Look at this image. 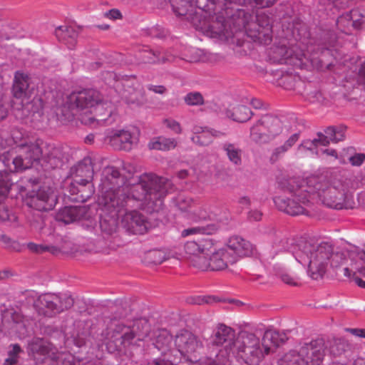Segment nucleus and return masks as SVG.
I'll use <instances>...</instances> for the list:
<instances>
[{
  "mask_svg": "<svg viewBox=\"0 0 365 365\" xmlns=\"http://www.w3.org/2000/svg\"><path fill=\"white\" fill-rule=\"evenodd\" d=\"M163 124L176 134L182 133V128L179 122L174 119L168 118L163 120Z\"/></svg>",
  "mask_w": 365,
  "mask_h": 365,
  "instance_id": "a18cd8bd",
  "label": "nucleus"
},
{
  "mask_svg": "<svg viewBox=\"0 0 365 365\" xmlns=\"http://www.w3.org/2000/svg\"><path fill=\"white\" fill-rule=\"evenodd\" d=\"M247 0H218V4H222V8L226 14L225 20L229 21L228 29L233 31L235 34L245 29L247 35L254 41L262 44H268L272 41V25L269 16L264 14H257L255 17L257 22L254 21V16L250 12L244 9H237L236 12L230 19L229 10H232V4H243ZM250 4L264 8L274 4L276 0H247Z\"/></svg>",
  "mask_w": 365,
  "mask_h": 365,
  "instance_id": "7ed1b4c3",
  "label": "nucleus"
},
{
  "mask_svg": "<svg viewBox=\"0 0 365 365\" xmlns=\"http://www.w3.org/2000/svg\"><path fill=\"white\" fill-rule=\"evenodd\" d=\"M148 89L158 94H164L167 92V88L162 85H148Z\"/></svg>",
  "mask_w": 365,
  "mask_h": 365,
  "instance_id": "3c124183",
  "label": "nucleus"
},
{
  "mask_svg": "<svg viewBox=\"0 0 365 365\" xmlns=\"http://www.w3.org/2000/svg\"><path fill=\"white\" fill-rule=\"evenodd\" d=\"M262 214L258 210H251L248 213V219L250 221H259L262 219Z\"/></svg>",
  "mask_w": 365,
  "mask_h": 365,
  "instance_id": "603ef678",
  "label": "nucleus"
},
{
  "mask_svg": "<svg viewBox=\"0 0 365 365\" xmlns=\"http://www.w3.org/2000/svg\"><path fill=\"white\" fill-rule=\"evenodd\" d=\"M138 184L142 190L138 207L146 213L158 212L163 207V199L167 195L169 182L153 174L145 173L140 175Z\"/></svg>",
  "mask_w": 365,
  "mask_h": 365,
  "instance_id": "0eeeda50",
  "label": "nucleus"
},
{
  "mask_svg": "<svg viewBox=\"0 0 365 365\" xmlns=\"http://www.w3.org/2000/svg\"><path fill=\"white\" fill-rule=\"evenodd\" d=\"M151 326L147 317L138 318V341L145 340L149 337Z\"/></svg>",
  "mask_w": 365,
  "mask_h": 365,
  "instance_id": "f704fd0d",
  "label": "nucleus"
},
{
  "mask_svg": "<svg viewBox=\"0 0 365 365\" xmlns=\"http://www.w3.org/2000/svg\"><path fill=\"white\" fill-rule=\"evenodd\" d=\"M178 206L180 210L187 212L188 217L190 211L195 207V203L191 198L180 197L178 201Z\"/></svg>",
  "mask_w": 365,
  "mask_h": 365,
  "instance_id": "58836bf2",
  "label": "nucleus"
},
{
  "mask_svg": "<svg viewBox=\"0 0 365 365\" xmlns=\"http://www.w3.org/2000/svg\"><path fill=\"white\" fill-rule=\"evenodd\" d=\"M282 188L284 195L274 198L277 209L292 216L307 214V208L312 199L307 184L298 185L295 180H289L282 184Z\"/></svg>",
  "mask_w": 365,
  "mask_h": 365,
  "instance_id": "423d86ee",
  "label": "nucleus"
},
{
  "mask_svg": "<svg viewBox=\"0 0 365 365\" xmlns=\"http://www.w3.org/2000/svg\"><path fill=\"white\" fill-rule=\"evenodd\" d=\"M225 114L235 121L245 123L251 118L253 113L245 105L236 103L230 105Z\"/></svg>",
  "mask_w": 365,
  "mask_h": 365,
  "instance_id": "aec40b11",
  "label": "nucleus"
},
{
  "mask_svg": "<svg viewBox=\"0 0 365 365\" xmlns=\"http://www.w3.org/2000/svg\"><path fill=\"white\" fill-rule=\"evenodd\" d=\"M184 249L192 265L202 270H222L235 263V257L230 256L226 247L217 249L210 239L188 241Z\"/></svg>",
  "mask_w": 365,
  "mask_h": 365,
  "instance_id": "39448f33",
  "label": "nucleus"
},
{
  "mask_svg": "<svg viewBox=\"0 0 365 365\" xmlns=\"http://www.w3.org/2000/svg\"><path fill=\"white\" fill-rule=\"evenodd\" d=\"M345 255L343 260V272L346 277H350L359 274L365 277V245L361 250L343 251Z\"/></svg>",
  "mask_w": 365,
  "mask_h": 365,
  "instance_id": "4468645a",
  "label": "nucleus"
},
{
  "mask_svg": "<svg viewBox=\"0 0 365 365\" xmlns=\"http://www.w3.org/2000/svg\"><path fill=\"white\" fill-rule=\"evenodd\" d=\"M36 199L39 201L36 205L38 210H51L56 203V195L51 188L41 189L36 195Z\"/></svg>",
  "mask_w": 365,
  "mask_h": 365,
  "instance_id": "4be33fe9",
  "label": "nucleus"
},
{
  "mask_svg": "<svg viewBox=\"0 0 365 365\" xmlns=\"http://www.w3.org/2000/svg\"><path fill=\"white\" fill-rule=\"evenodd\" d=\"M175 344L178 351L187 361H197V354L202 349V341L188 331H182L176 335Z\"/></svg>",
  "mask_w": 365,
  "mask_h": 365,
  "instance_id": "f8f14e48",
  "label": "nucleus"
},
{
  "mask_svg": "<svg viewBox=\"0 0 365 365\" xmlns=\"http://www.w3.org/2000/svg\"><path fill=\"white\" fill-rule=\"evenodd\" d=\"M138 58L143 63H164L168 61L164 56H160L159 51H155L148 46H143L142 48H138Z\"/></svg>",
  "mask_w": 365,
  "mask_h": 365,
  "instance_id": "b1692460",
  "label": "nucleus"
},
{
  "mask_svg": "<svg viewBox=\"0 0 365 365\" xmlns=\"http://www.w3.org/2000/svg\"><path fill=\"white\" fill-rule=\"evenodd\" d=\"M21 352V347L14 344L11 346V349L9 351L8 357L5 361L6 365H14L18 361V356Z\"/></svg>",
  "mask_w": 365,
  "mask_h": 365,
  "instance_id": "4c0bfd02",
  "label": "nucleus"
},
{
  "mask_svg": "<svg viewBox=\"0 0 365 365\" xmlns=\"http://www.w3.org/2000/svg\"><path fill=\"white\" fill-rule=\"evenodd\" d=\"M138 234L143 235L153 227V224L141 214H138Z\"/></svg>",
  "mask_w": 365,
  "mask_h": 365,
  "instance_id": "37998d69",
  "label": "nucleus"
},
{
  "mask_svg": "<svg viewBox=\"0 0 365 365\" xmlns=\"http://www.w3.org/2000/svg\"><path fill=\"white\" fill-rule=\"evenodd\" d=\"M330 143L329 140L327 138V135L324 133H319L317 134V138H314L312 141V144L314 146L323 145L326 146Z\"/></svg>",
  "mask_w": 365,
  "mask_h": 365,
  "instance_id": "49530a36",
  "label": "nucleus"
},
{
  "mask_svg": "<svg viewBox=\"0 0 365 365\" xmlns=\"http://www.w3.org/2000/svg\"><path fill=\"white\" fill-rule=\"evenodd\" d=\"M336 24L339 29L345 32H346V29L349 26L358 29L363 26L361 9H353L349 13L340 16L337 19Z\"/></svg>",
  "mask_w": 365,
  "mask_h": 365,
  "instance_id": "6ab92c4d",
  "label": "nucleus"
},
{
  "mask_svg": "<svg viewBox=\"0 0 365 365\" xmlns=\"http://www.w3.org/2000/svg\"><path fill=\"white\" fill-rule=\"evenodd\" d=\"M282 339L274 330L264 331L262 341L255 334L242 331L236 336L233 329L223 324L214 330L212 343L222 346V356L235 357L249 365H258L265 355L273 353Z\"/></svg>",
  "mask_w": 365,
  "mask_h": 365,
  "instance_id": "f257e3e1",
  "label": "nucleus"
},
{
  "mask_svg": "<svg viewBox=\"0 0 365 365\" xmlns=\"http://www.w3.org/2000/svg\"><path fill=\"white\" fill-rule=\"evenodd\" d=\"M194 133L191 140L200 146H207L212 142L214 137L223 135L222 133L215 130L205 129L200 132L198 128H194Z\"/></svg>",
  "mask_w": 365,
  "mask_h": 365,
  "instance_id": "5701e85b",
  "label": "nucleus"
},
{
  "mask_svg": "<svg viewBox=\"0 0 365 365\" xmlns=\"http://www.w3.org/2000/svg\"><path fill=\"white\" fill-rule=\"evenodd\" d=\"M307 184L309 193L312 198V196L317 194L327 207L336 210L343 208L345 188L341 180H337L329 183L326 180L313 177L308 179Z\"/></svg>",
  "mask_w": 365,
  "mask_h": 365,
  "instance_id": "6e6552de",
  "label": "nucleus"
},
{
  "mask_svg": "<svg viewBox=\"0 0 365 365\" xmlns=\"http://www.w3.org/2000/svg\"><path fill=\"white\" fill-rule=\"evenodd\" d=\"M222 148L231 163L241 164L242 150L237 144L225 142L222 145Z\"/></svg>",
  "mask_w": 365,
  "mask_h": 365,
  "instance_id": "cd10ccee",
  "label": "nucleus"
},
{
  "mask_svg": "<svg viewBox=\"0 0 365 365\" xmlns=\"http://www.w3.org/2000/svg\"><path fill=\"white\" fill-rule=\"evenodd\" d=\"M346 331L354 336L365 338V329H346Z\"/></svg>",
  "mask_w": 365,
  "mask_h": 365,
  "instance_id": "13d9d810",
  "label": "nucleus"
},
{
  "mask_svg": "<svg viewBox=\"0 0 365 365\" xmlns=\"http://www.w3.org/2000/svg\"><path fill=\"white\" fill-rule=\"evenodd\" d=\"M336 9H344L349 5V0H328Z\"/></svg>",
  "mask_w": 365,
  "mask_h": 365,
  "instance_id": "8fccbe9b",
  "label": "nucleus"
},
{
  "mask_svg": "<svg viewBox=\"0 0 365 365\" xmlns=\"http://www.w3.org/2000/svg\"><path fill=\"white\" fill-rule=\"evenodd\" d=\"M59 302V299L57 296L51 295V294H46L41 296L35 307L38 310L39 314H42L47 316H52L60 311L63 310L64 308H68V306L66 305L64 307L61 306L58 307L57 303Z\"/></svg>",
  "mask_w": 365,
  "mask_h": 365,
  "instance_id": "a211bd4d",
  "label": "nucleus"
},
{
  "mask_svg": "<svg viewBox=\"0 0 365 365\" xmlns=\"http://www.w3.org/2000/svg\"><path fill=\"white\" fill-rule=\"evenodd\" d=\"M26 149L28 153V156L24 159L21 157H17L13 160V163L16 170L29 168L31 165V160L38 159L41 154V150L38 145H30Z\"/></svg>",
  "mask_w": 365,
  "mask_h": 365,
  "instance_id": "412c9836",
  "label": "nucleus"
},
{
  "mask_svg": "<svg viewBox=\"0 0 365 365\" xmlns=\"http://www.w3.org/2000/svg\"><path fill=\"white\" fill-rule=\"evenodd\" d=\"M282 280L285 282L286 284H290V285H297V282H296L295 279L292 277L289 274L284 273L281 275Z\"/></svg>",
  "mask_w": 365,
  "mask_h": 365,
  "instance_id": "6e6d98bb",
  "label": "nucleus"
},
{
  "mask_svg": "<svg viewBox=\"0 0 365 365\" xmlns=\"http://www.w3.org/2000/svg\"><path fill=\"white\" fill-rule=\"evenodd\" d=\"M28 247L34 251V252H43V250H47L46 247H44L41 245H36V244H34V243H30L28 245Z\"/></svg>",
  "mask_w": 365,
  "mask_h": 365,
  "instance_id": "052dcab7",
  "label": "nucleus"
},
{
  "mask_svg": "<svg viewBox=\"0 0 365 365\" xmlns=\"http://www.w3.org/2000/svg\"><path fill=\"white\" fill-rule=\"evenodd\" d=\"M289 150V148L284 144L274 149L273 155L278 157L279 155L284 153Z\"/></svg>",
  "mask_w": 365,
  "mask_h": 365,
  "instance_id": "680f3d73",
  "label": "nucleus"
},
{
  "mask_svg": "<svg viewBox=\"0 0 365 365\" xmlns=\"http://www.w3.org/2000/svg\"><path fill=\"white\" fill-rule=\"evenodd\" d=\"M289 252L299 263L307 267V274L313 279L322 278L329 267L340 269L345 257L341 252H334L333 247L327 242L312 244L301 240L292 244Z\"/></svg>",
  "mask_w": 365,
  "mask_h": 365,
  "instance_id": "20e7f679",
  "label": "nucleus"
},
{
  "mask_svg": "<svg viewBox=\"0 0 365 365\" xmlns=\"http://www.w3.org/2000/svg\"><path fill=\"white\" fill-rule=\"evenodd\" d=\"M148 365H173V363L170 360L159 359L154 360L152 363H150Z\"/></svg>",
  "mask_w": 365,
  "mask_h": 365,
  "instance_id": "e2e57ef3",
  "label": "nucleus"
},
{
  "mask_svg": "<svg viewBox=\"0 0 365 365\" xmlns=\"http://www.w3.org/2000/svg\"><path fill=\"white\" fill-rule=\"evenodd\" d=\"M123 223L125 227H126L128 230L134 232V229L137 225V218L136 213L135 211H131L130 212L126 213L123 219Z\"/></svg>",
  "mask_w": 365,
  "mask_h": 365,
  "instance_id": "a19ab883",
  "label": "nucleus"
},
{
  "mask_svg": "<svg viewBox=\"0 0 365 365\" xmlns=\"http://www.w3.org/2000/svg\"><path fill=\"white\" fill-rule=\"evenodd\" d=\"M238 202L242 205L247 206L250 205V199L247 196H243L239 199Z\"/></svg>",
  "mask_w": 365,
  "mask_h": 365,
  "instance_id": "338daca9",
  "label": "nucleus"
},
{
  "mask_svg": "<svg viewBox=\"0 0 365 365\" xmlns=\"http://www.w3.org/2000/svg\"><path fill=\"white\" fill-rule=\"evenodd\" d=\"M299 134L294 133L284 143L289 149L292 148L298 140Z\"/></svg>",
  "mask_w": 365,
  "mask_h": 365,
  "instance_id": "4d7b16f0",
  "label": "nucleus"
},
{
  "mask_svg": "<svg viewBox=\"0 0 365 365\" xmlns=\"http://www.w3.org/2000/svg\"><path fill=\"white\" fill-rule=\"evenodd\" d=\"M155 335L156 338L153 342V344L156 349L165 354L171 344L172 336L166 330L158 331Z\"/></svg>",
  "mask_w": 365,
  "mask_h": 365,
  "instance_id": "c756f323",
  "label": "nucleus"
},
{
  "mask_svg": "<svg viewBox=\"0 0 365 365\" xmlns=\"http://www.w3.org/2000/svg\"><path fill=\"white\" fill-rule=\"evenodd\" d=\"M85 208L78 207H66L59 213L58 220L68 224L84 217Z\"/></svg>",
  "mask_w": 365,
  "mask_h": 365,
  "instance_id": "a878e982",
  "label": "nucleus"
},
{
  "mask_svg": "<svg viewBox=\"0 0 365 365\" xmlns=\"http://www.w3.org/2000/svg\"><path fill=\"white\" fill-rule=\"evenodd\" d=\"M110 143L118 149L129 150L131 145V135L128 131H119L111 137Z\"/></svg>",
  "mask_w": 365,
  "mask_h": 365,
  "instance_id": "c85d7f7f",
  "label": "nucleus"
},
{
  "mask_svg": "<svg viewBox=\"0 0 365 365\" xmlns=\"http://www.w3.org/2000/svg\"><path fill=\"white\" fill-rule=\"evenodd\" d=\"M247 102H249L250 104H251L252 106V107L255 109H260L262 106V103L259 99L252 98L250 100V99L247 98L245 103H247Z\"/></svg>",
  "mask_w": 365,
  "mask_h": 365,
  "instance_id": "bf43d9fd",
  "label": "nucleus"
},
{
  "mask_svg": "<svg viewBox=\"0 0 365 365\" xmlns=\"http://www.w3.org/2000/svg\"><path fill=\"white\" fill-rule=\"evenodd\" d=\"M346 344L341 340H336L331 345L329 352L334 356H340L342 354L346 348Z\"/></svg>",
  "mask_w": 365,
  "mask_h": 365,
  "instance_id": "ea45409f",
  "label": "nucleus"
},
{
  "mask_svg": "<svg viewBox=\"0 0 365 365\" xmlns=\"http://www.w3.org/2000/svg\"><path fill=\"white\" fill-rule=\"evenodd\" d=\"M178 145L175 138L159 136L152 138L148 144L150 150L168 151L174 149Z\"/></svg>",
  "mask_w": 365,
  "mask_h": 365,
  "instance_id": "393cba45",
  "label": "nucleus"
},
{
  "mask_svg": "<svg viewBox=\"0 0 365 365\" xmlns=\"http://www.w3.org/2000/svg\"><path fill=\"white\" fill-rule=\"evenodd\" d=\"M324 134L327 135V138L329 140L330 142L334 143V138L336 135V128L335 127H329L324 130Z\"/></svg>",
  "mask_w": 365,
  "mask_h": 365,
  "instance_id": "5fc2aeb1",
  "label": "nucleus"
},
{
  "mask_svg": "<svg viewBox=\"0 0 365 365\" xmlns=\"http://www.w3.org/2000/svg\"><path fill=\"white\" fill-rule=\"evenodd\" d=\"M345 127L339 126L336 128V135L334 138V143L343 140L344 139Z\"/></svg>",
  "mask_w": 365,
  "mask_h": 365,
  "instance_id": "864d4df0",
  "label": "nucleus"
},
{
  "mask_svg": "<svg viewBox=\"0 0 365 365\" xmlns=\"http://www.w3.org/2000/svg\"><path fill=\"white\" fill-rule=\"evenodd\" d=\"M104 16L113 21L121 19L123 18L121 12L116 9H113L105 12Z\"/></svg>",
  "mask_w": 365,
  "mask_h": 365,
  "instance_id": "de8ad7c7",
  "label": "nucleus"
},
{
  "mask_svg": "<svg viewBox=\"0 0 365 365\" xmlns=\"http://www.w3.org/2000/svg\"><path fill=\"white\" fill-rule=\"evenodd\" d=\"M165 259L166 255L163 250H153L145 253L143 262L148 264H159Z\"/></svg>",
  "mask_w": 365,
  "mask_h": 365,
  "instance_id": "473e14b6",
  "label": "nucleus"
},
{
  "mask_svg": "<svg viewBox=\"0 0 365 365\" xmlns=\"http://www.w3.org/2000/svg\"><path fill=\"white\" fill-rule=\"evenodd\" d=\"M300 350L303 364L322 365L327 353V346L324 339H317L305 343Z\"/></svg>",
  "mask_w": 365,
  "mask_h": 365,
  "instance_id": "ddd939ff",
  "label": "nucleus"
},
{
  "mask_svg": "<svg viewBox=\"0 0 365 365\" xmlns=\"http://www.w3.org/2000/svg\"><path fill=\"white\" fill-rule=\"evenodd\" d=\"M174 13L184 16L197 29L205 30L211 37L228 41L233 31L227 29L229 21L223 14L218 0H170Z\"/></svg>",
  "mask_w": 365,
  "mask_h": 365,
  "instance_id": "f03ea898",
  "label": "nucleus"
},
{
  "mask_svg": "<svg viewBox=\"0 0 365 365\" xmlns=\"http://www.w3.org/2000/svg\"><path fill=\"white\" fill-rule=\"evenodd\" d=\"M28 352L37 361L51 365H76L74 356L70 354L61 353L58 356L49 344L41 339L32 340L28 346Z\"/></svg>",
  "mask_w": 365,
  "mask_h": 365,
  "instance_id": "1a4fd4ad",
  "label": "nucleus"
},
{
  "mask_svg": "<svg viewBox=\"0 0 365 365\" xmlns=\"http://www.w3.org/2000/svg\"><path fill=\"white\" fill-rule=\"evenodd\" d=\"M188 218L195 222H201L207 220L209 218V215L205 210L195 206L190 211Z\"/></svg>",
  "mask_w": 365,
  "mask_h": 365,
  "instance_id": "e433bc0d",
  "label": "nucleus"
},
{
  "mask_svg": "<svg viewBox=\"0 0 365 365\" xmlns=\"http://www.w3.org/2000/svg\"><path fill=\"white\" fill-rule=\"evenodd\" d=\"M354 281L359 287L365 289V281L362 280L361 278L357 277H354Z\"/></svg>",
  "mask_w": 365,
  "mask_h": 365,
  "instance_id": "774afa93",
  "label": "nucleus"
},
{
  "mask_svg": "<svg viewBox=\"0 0 365 365\" xmlns=\"http://www.w3.org/2000/svg\"><path fill=\"white\" fill-rule=\"evenodd\" d=\"M27 319H24L14 309H8L2 314V324L0 325V332L4 330L9 334L22 337L27 331Z\"/></svg>",
  "mask_w": 365,
  "mask_h": 365,
  "instance_id": "2eb2a0df",
  "label": "nucleus"
},
{
  "mask_svg": "<svg viewBox=\"0 0 365 365\" xmlns=\"http://www.w3.org/2000/svg\"><path fill=\"white\" fill-rule=\"evenodd\" d=\"M11 187L9 178L7 173H0V195H6Z\"/></svg>",
  "mask_w": 365,
  "mask_h": 365,
  "instance_id": "c03bdc74",
  "label": "nucleus"
},
{
  "mask_svg": "<svg viewBox=\"0 0 365 365\" xmlns=\"http://www.w3.org/2000/svg\"><path fill=\"white\" fill-rule=\"evenodd\" d=\"M14 95L16 98L22 99V102L26 105V109L29 110V105L27 104V100L31 98L32 91L29 88V77L21 72H17L14 78L13 86Z\"/></svg>",
  "mask_w": 365,
  "mask_h": 365,
  "instance_id": "f3484780",
  "label": "nucleus"
},
{
  "mask_svg": "<svg viewBox=\"0 0 365 365\" xmlns=\"http://www.w3.org/2000/svg\"><path fill=\"white\" fill-rule=\"evenodd\" d=\"M122 344V336L117 334L114 336L113 339H109L106 342V349L109 352H114L120 348Z\"/></svg>",
  "mask_w": 365,
  "mask_h": 365,
  "instance_id": "79ce46f5",
  "label": "nucleus"
},
{
  "mask_svg": "<svg viewBox=\"0 0 365 365\" xmlns=\"http://www.w3.org/2000/svg\"><path fill=\"white\" fill-rule=\"evenodd\" d=\"M185 103L190 106H199L205 103L204 97L197 91H192L187 93L184 96Z\"/></svg>",
  "mask_w": 365,
  "mask_h": 365,
  "instance_id": "c9c22d12",
  "label": "nucleus"
},
{
  "mask_svg": "<svg viewBox=\"0 0 365 365\" xmlns=\"http://www.w3.org/2000/svg\"><path fill=\"white\" fill-rule=\"evenodd\" d=\"M359 81L365 85V61L359 72Z\"/></svg>",
  "mask_w": 365,
  "mask_h": 365,
  "instance_id": "69168bd1",
  "label": "nucleus"
},
{
  "mask_svg": "<svg viewBox=\"0 0 365 365\" xmlns=\"http://www.w3.org/2000/svg\"><path fill=\"white\" fill-rule=\"evenodd\" d=\"M226 249L230 256L235 257V262L240 258L253 255L255 252V247L250 242L237 235L229 238Z\"/></svg>",
  "mask_w": 365,
  "mask_h": 365,
  "instance_id": "dca6fc26",
  "label": "nucleus"
},
{
  "mask_svg": "<svg viewBox=\"0 0 365 365\" xmlns=\"http://www.w3.org/2000/svg\"><path fill=\"white\" fill-rule=\"evenodd\" d=\"M55 35L59 41L64 42L69 48L76 43V34L72 27L61 26L55 31Z\"/></svg>",
  "mask_w": 365,
  "mask_h": 365,
  "instance_id": "bb28decb",
  "label": "nucleus"
},
{
  "mask_svg": "<svg viewBox=\"0 0 365 365\" xmlns=\"http://www.w3.org/2000/svg\"><path fill=\"white\" fill-rule=\"evenodd\" d=\"M282 130L281 120L274 116H262L250 128V138L257 144H265L272 141Z\"/></svg>",
  "mask_w": 365,
  "mask_h": 365,
  "instance_id": "9d476101",
  "label": "nucleus"
},
{
  "mask_svg": "<svg viewBox=\"0 0 365 365\" xmlns=\"http://www.w3.org/2000/svg\"><path fill=\"white\" fill-rule=\"evenodd\" d=\"M99 203L108 210L123 206V200L120 199L119 194L113 191L106 193L105 195L102 197Z\"/></svg>",
  "mask_w": 365,
  "mask_h": 365,
  "instance_id": "2f4dec72",
  "label": "nucleus"
},
{
  "mask_svg": "<svg viewBox=\"0 0 365 365\" xmlns=\"http://www.w3.org/2000/svg\"><path fill=\"white\" fill-rule=\"evenodd\" d=\"M218 227L216 225L210 224L206 226H197L185 229L181 232L183 237L194 235H212Z\"/></svg>",
  "mask_w": 365,
  "mask_h": 365,
  "instance_id": "7c9ffc66",
  "label": "nucleus"
},
{
  "mask_svg": "<svg viewBox=\"0 0 365 365\" xmlns=\"http://www.w3.org/2000/svg\"><path fill=\"white\" fill-rule=\"evenodd\" d=\"M365 160V155L358 153L349 158L351 164L354 166H360Z\"/></svg>",
  "mask_w": 365,
  "mask_h": 365,
  "instance_id": "09e8293b",
  "label": "nucleus"
},
{
  "mask_svg": "<svg viewBox=\"0 0 365 365\" xmlns=\"http://www.w3.org/2000/svg\"><path fill=\"white\" fill-rule=\"evenodd\" d=\"M296 58L302 61L303 58H307L308 60L312 61L314 59V56L312 57L311 54H309V51L307 52H302L301 53H296Z\"/></svg>",
  "mask_w": 365,
  "mask_h": 365,
  "instance_id": "0e129e2a",
  "label": "nucleus"
},
{
  "mask_svg": "<svg viewBox=\"0 0 365 365\" xmlns=\"http://www.w3.org/2000/svg\"><path fill=\"white\" fill-rule=\"evenodd\" d=\"M302 357L301 356V350L297 352L296 351H290L285 354L283 357L279 360V365H304L302 362Z\"/></svg>",
  "mask_w": 365,
  "mask_h": 365,
  "instance_id": "72a5a7b5",
  "label": "nucleus"
},
{
  "mask_svg": "<svg viewBox=\"0 0 365 365\" xmlns=\"http://www.w3.org/2000/svg\"><path fill=\"white\" fill-rule=\"evenodd\" d=\"M94 94L91 91H82L73 93L68 97V105L56 111L58 117H66L68 110L77 108L81 110L91 109L90 112L98 113L101 111L103 105L93 98Z\"/></svg>",
  "mask_w": 365,
  "mask_h": 365,
  "instance_id": "9b49d317",
  "label": "nucleus"
}]
</instances>
